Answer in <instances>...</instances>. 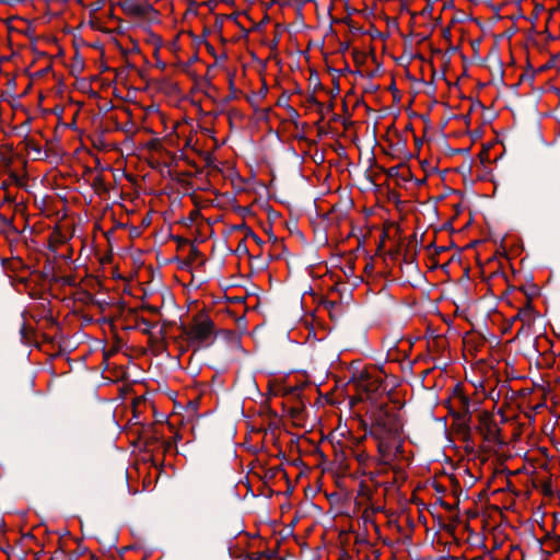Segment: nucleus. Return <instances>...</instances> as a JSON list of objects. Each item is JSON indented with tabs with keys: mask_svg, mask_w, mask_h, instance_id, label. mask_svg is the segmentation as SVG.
Listing matches in <instances>:
<instances>
[{
	"mask_svg": "<svg viewBox=\"0 0 560 560\" xmlns=\"http://www.w3.org/2000/svg\"><path fill=\"white\" fill-rule=\"evenodd\" d=\"M372 434L378 441V451L383 456L400 452L402 422L396 412L381 405L372 413Z\"/></svg>",
	"mask_w": 560,
	"mask_h": 560,
	"instance_id": "1",
	"label": "nucleus"
},
{
	"mask_svg": "<svg viewBox=\"0 0 560 560\" xmlns=\"http://www.w3.org/2000/svg\"><path fill=\"white\" fill-rule=\"evenodd\" d=\"M182 335L194 347H207L214 339V324L208 314L199 312L194 315L189 324L182 327Z\"/></svg>",
	"mask_w": 560,
	"mask_h": 560,
	"instance_id": "2",
	"label": "nucleus"
},
{
	"mask_svg": "<svg viewBox=\"0 0 560 560\" xmlns=\"http://www.w3.org/2000/svg\"><path fill=\"white\" fill-rule=\"evenodd\" d=\"M120 7L127 15L132 18L147 16L152 11L148 0H124Z\"/></svg>",
	"mask_w": 560,
	"mask_h": 560,
	"instance_id": "3",
	"label": "nucleus"
},
{
	"mask_svg": "<svg viewBox=\"0 0 560 560\" xmlns=\"http://www.w3.org/2000/svg\"><path fill=\"white\" fill-rule=\"evenodd\" d=\"M450 409L453 413L460 417L468 412L469 399L464 394L460 386H456L448 398Z\"/></svg>",
	"mask_w": 560,
	"mask_h": 560,
	"instance_id": "4",
	"label": "nucleus"
},
{
	"mask_svg": "<svg viewBox=\"0 0 560 560\" xmlns=\"http://www.w3.org/2000/svg\"><path fill=\"white\" fill-rule=\"evenodd\" d=\"M529 315H530V310L529 308L524 310V311L518 313L520 317H526L527 320H529Z\"/></svg>",
	"mask_w": 560,
	"mask_h": 560,
	"instance_id": "5",
	"label": "nucleus"
},
{
	"mask_svg": "<svg viewBox=\"0 0 560 560\" xmlns=\"http://www.w3.org/2000/svg\"><path fill=\"white\" fill-rule=\"evenodd\" d=\"M361 492L366 494V495L371 494V490L366 486H364L363 483L361 485Z\"/></svg>",
	"mask_w": 560,
	"mask_h": 560,
	"instance_id": "6",
	"label": "nucleus"
}]
</instances>
